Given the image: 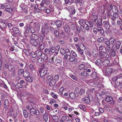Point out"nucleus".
<instances>
[{"mask_svg":"<svg viewBox=\"0 0 122 122\" xmlns=\"http://www.w3.org/2000/svg\"><path fill=\"white\" fill-rule=\"evenodd\" d=\"M92 77L94 79L98 80L99 78V77L98 76V74L95 71H93L91 75Z\"/></svg>","mask_w":122,"mask_h":122,"instance_id":"obj_9","label":"nucleus"},{"mask_svg":"<svg viewBox=\"0 0 122 122\" xmlns=\"http://www.w3.org/2000/svg\"><path fill=\"white\" fill-rule=\"evenodd\" d=\"M44 60L42 58H38L37 61V62L39 63H43L44 62Z\"/></svg>","mask_w":122,"mask_h":122,"instance_id":"obj_51","label":"nucleus"},{"mask_svg":"<svg viewBox=\"0 0 122 122\" xmlns=\"http://www.w3.org/2000/svg\"><path fill=\"white\" fill-rule=\"evenodd\" d=\"M22 85L20 83H17L15 86V87L16 88H19L22 87Z\"/></svg>","mask_w":122,"mask_h":122,"instance_id":"obj_58","label":"nucleus"},{"mask_svg":"<svg viewBox=\"0 0 122 122\" xmlns=\"http://www.w3.org/2000/svg\"><path fill=\"white\" fill-rule=\"evenodd\" d=\"M38 70L39 73V75L41 77L43 76L47 77V76L49 75V73L47 72L48 67L46 65H41L40 66Z\"/></svg>","mask_w":122,"mask_h":122,"instance_id":"obj_1","label":"nucleus"},{"mask_svg":"<svg viewBox=\"0 0 122 122\" xmlns=\"http://www.w3.org/2000/svg\"><path fill=\"white\" fill-rule=\"evenodd\" d=\"M12 30L13 31L15 32V33L17 34L19 33V30H18V29L17 28L15 27H13L12 28Z\"/></svg>","mask_w":122,"mask_h":122,"instance_id":"obj_55","label":"nucleus"},{"mask_svg":"<svg viewBox=\"0 0 122 122\" xmlns=\"http://www.w3.org/2000/svg\"><path fill=\"white\" fill-rule=\"evenodd\" d=\"M90 66V65L88 63L86 64L85 65L83 64H82L80 65L79 67V70H82L84 68H85V67H86L85 66Z\"/></svg>","mask_w":122,"mask_h":122,"instance_id":"obj_23","label":"nucleus"},{"mask_svg":"<svg viewBox=\"0 0 122 122\" xmlns=\"http://www.w3.org/2000/svg\"><path fill=\"white\" fill-rule=\"evenodd\" d=\"M59 77L58 76L56 75L54 77L53 79H54V80L56 82V81H57L59 80Z\"/></svg>","mask_w":122,"mask_h":122,"instance_id":"obj_64","label":"nucleus"},{"mask_svg":"<svg viewBox=\"0 0 122 122\" xmlns=\"http://www.w3.org/2000/svg\"><path fill=\"white\" fill-rule=\"evenodd\" d=\"M85 92L84 90L83 89H80L79 91V94L81 95H83L84 94Z\"/></svg>","mask_w":122,"mask_h":122,"instance_id":"obj_61","label":"nucleus"},{"mask_svg":"<svg viewBox=\"0 0 122 122\" xmlns=\"http://www.w3.org/2000/svg\"><path fill=\"white\" fill-rule=\"evenodd\" d=\"M30 112V113H32L36 115H38L40 113L39 110H36L34 108L31 110Z\"/></svg>","mask_w":122,"mask_h":122,"instance_id":"obj_14","label":"nucleus"},{"mask_svg":"<svg viewBox=\"0 0 122 122\" xmlns=\"http://www.w3.org/2000/svg\"><path fill=\"white\" fill-rule=\"evenodd\" d=\"M50 3V1L49 0H42L39 5L41 6H44L45 5L49 4Z\"/></svg>","mask_w":122,"mask_h":122,"instance_id":"obj_12","label":"nucleus"},{"mask_svg":"<svg viewBox=\"0 0 122 122\" xmlns=\"http://www.w3.org/2000/svg\"><path fill=\"white\" fill-rule=\"evenodd\" d=\"M99 58L102 60V61L108 59L109 57V55L106 53L101 52L99 53Z\"/></svg>","mask_w":122,"mask_h":122,"instance_id":"obj_2","label":"nucleus"},{"mask_svg":"<svg viewBox=\"0 0 122 122\" xmlns=\"http://www.w3.org/2000/svg\"><path fill=\"white\" fill-rule=\"evenodd\" d=\"M75 45L76 48H77V47H78L80 48V50H82V51H84L85 49V47L84 45L82 44H81L79 46L77 44H75Z\"/></svg>","mask_w":122,"mask_h":122,"instance_id":"obj_20","label":"nucleus"},{"mask_svg":"<svg viewBox=\"0 0 122 122\" xmlns=\"http://www.w3.org/2000/svg\"><path fill=\"white\" fill-rule=\"evenodd\" d=\"M67 115H64L62 116L60 120V122H64L67 119Z\"/></svg>","mask_w":122,"mask_h":122,"instance_id":"obj_41","label":"nucleus"},{"mask_svg":"<svg viewBox=\"0 0 122 122\" xmlns=\"http://www.w3.org/2000/svg\"><path fill=\"white\" fill-rule=\"evenodd\" d=\"M55 24L56 25L58 28L60 27L62 25L61 22L60 20L55 21Z\"/></svg>","mask_w":122,"mask_h":122,"instance_id":"obj_30","label":"nucleus"},{"mask_svg":"<svg viewBox=\"0 0 122 122\" xmlns=\"http://www.w3.org/2000/svg\"><path fill=\"white\" fill-rule=\"evenodd\" d=\"M56 82L54 79L51 80L49 82V85L50 86H52L55 84Z\"/></svg>","mask_w":122,"mask_h":122,"instance_id":"obj_47","label":"nucleus"},{"mask_svg":"<svg viewBox=\"0 0 122 122\" xmlns=\"http://www.w3.org/2000/svg\"><path fill=\"white\" fill-rule=\"evenodd\" d=\"M56 47L57 49H56V47L53 46L50 47V51L52 53H54L56 51H59L60 48V46L59 45H57L56 46Z\"/></svg>","mask_w":122,"mask_h":122,"instance_id":"obj_10","label":"nucleus"},{"mask_svg":"<svg viewBox=\"0 0 122 122\" xmlns=\"http://www.w3.org/2000/svg\"><path fill=\"white\" fill-rule=\"evenodd\" d=\"M30 42L33 46L36 47L40 44L39 41L38 40H30Z\"/></svg>","mask_w":122,"mask_h":122,"instance_id":"obj_7","label":"nucleus"},{"mask_svg":"<svg viewBox=\"0 0 122 122\" xmlns=\"http://www.w3.org/2000/svg\"><path fill=\"white\" fill-rule=\"evenodd\" d=\"M11 64L8 61H6L4 62V65L5 67L8 69Z\"/></svg>","mask_w":122,"mask_h":122,"instance_id":"obj_28","label":"nucleus"},{"mask_svg":"<svg viewBox=\"0 0 122 122\" xmlns=\"http://www.w3.org/2000/svg\"><path fill=\"white\" fill-rule=\"evenodd\" d=\"M95 64L97 66H101L103 64L102 61L100 59H98L96 61Z\"/></svg>","mask_w":122,"mask_h":122,"instance_id":"obj_19","label":"nucleus"},{"mask_svg":"<svg viewBox=\"0 0 122 122\" xmlns=\"http://www.w3.org/2000/svg\"><path fill=\"white\" fill-rule=\"evenodd\" d=\"M9 106V102L8 99H5L4 102V108L5 109H7Z\"/></svg>","mask_w":122,"mask_h":122,"instance_id":"obj_22","label":"nucleus"},{"mask_svg":"<svg viewBox=\"0 0 122 122\" xmlns=\"http://www.w3.org/2000/svg\"><path fill=\"white\" fill-rule=\"evenodd\" d=\"M65 53L66 54H67L69 56H70L71 55V53L70 52L68 49H66L65 51Z\"/></svg>","mask_w":122,"mask_h":122,"instance_id":"obj_56","label":"nucleus"},{"mask_svg":"<svg viewBox=\"0 0 122 122\" xmlns=\"http://www.w3.org/2000/svg\"><path fill=\"white\" fill-rule=\"evenodd\" d=\"M60 33V30L57 29L54 31V34L56 37H58L59 36V33Z\"/></svg>","mask_w":122,"mask_h":122,"instance_id":"obj_29","label":"nucleus"},{"mask_svg":"<svg viewBox=\"0 0 122 122\" xmlns=\"http://www.w3.org/2000/svg\"><path fill=\"white\" fill-rule=\"evenodd\" d=\"M104 42V44L106 45L107 46H110V41L107 39H105Z\"/></svg>","mask_w":122,"mask_h":122,"instance_id":"obj_40","label":"nucleus"},{"mask_svg":"<svg viewBox=\"0 0 122 122\" xmlns=\"http://www.w3.org/2000/svg\"><path fill=\"white\" fill-rule=\"evenodd\" d=\"M41 58L43 59V60L48 59V57L47 55L45 54L42 52V54L41 56Z\"/></svg>","mask_w":122,"mask_h":122,"instance_id":"obj_33","label":"nucleus"},{"mask_svg":"<svg viewBox=\"0 0 122 122\" xmlns=\"http://www.w3.org/2000/svg\"><path fill=\"white\" fill-rule=\"evenodd\" d=\"M114 46H115L116 48L117 49H119L121 45V42L119 41H117L115 45H114Z\"/></svg>","mask_w":122,"mask_h":122,"instance_id":"obj_31","label":"nucleus"},{"mask_svg":"<svg viewBox=\"0 0 122 122\" xmlns=\"http://www.w3.org/2000/svg\"><path fill=\"white\" fill-rule=\"evenodd\" d=\"M103 23L104 28L107 30L109 29L110 26L108 22L104 21H103Z\"/></svg>","mask_w":122,"mask_h":122,"instance_id":"obj_18","label":"nucleus"},{"mask_svg":"<svg viewBox=\"0 0 122 122\" xmlns=\"http://www.w3.org/2000/svg\"><path fill=\"white\" fill-rule=\"evenodd\" d=\"M23 115L25 117V118H27L28 117V114L27 112L25 110H24L23 111Z\"/></svg>","mask_w":122,"mask_h":122,"instance_id":"obj_46","label":"nucleus"},{"mask_svg":"<svg viewBox=\"0 0 122 122\" xmlns=\"http://www.w3.org/2000/svg\"><path fill=\"white\" fill-rule=\"evenodd\" d=\"M92 97L91 95L88 96V97H86L85 98L82 99L86 103H89L90 101H92Z\"/></svg>","mask_w":122,"mask_h":122,"instance_id":"obj_6","label":"nucleus"},{"mask_svg":"<svg viewBox=\"0 0 122 122\" xmlns=\"http://www.w3.org/2000/svg\"><path fill=\"white\" fill-rule=\"evenodd\" d=\"M105 100L107 102H111L113 100L112 98V97L108 96L106 97Z\"/></svg>","mask_w":122,"mask_h":122,"instance_id":"obj_35","label":"nucleus"},{"mask_svg":"<svg viewBox=\"0 0 122 122\" xmlns=\"http://www.w3.org/2000/svg\"><path fill=\"white\" fill-rule=\"evenodd\" d=\"M103 64L106 66H109L110 61L109 60L106 59L102 61Z\"/></svg>","mask_w":122,"mask_h":122,"instance_id":"obj_25","label":"nucleus"},{"mask_svg":"<svg viewBox=\"0 0 122 122\" xmlns=\"http://www.w3.org/2000/svg\"><path fill=\"white\" fill-rule=\"evenodd\" d=\"M99 49L102 52H105L106 51V49L104 47L102 46H101L99 47Z\"/></svg>","mask_w":122,"mask_h":122,"instance_id":"obj_45","label":"nucleus"},{"mask_svg":"<svg viewBox=\"0 0 122 122\" xmlns=\"http://www.w3.org/2000/svg\"><path fill=\"white\" fill-rule=\"evenodd\" d=\"M86 21H87V23L89 24V26L90 27H93L94 24L92 21H88L87 20H86Z\"/></svg>","mask_w":122,"mask_h":122,"instance_id":"obj_57","label":"nucleus"},{"mask_svg":"<svg viewBox=\"0 0 122 122\" xmlns=\"http://www.w3.org/2000/svg\"><path fill=\"white\" fill-rule=\"evenodd\" d=\"M115 40L112 37H111L109 40V41L110 42V44H114Z\"/></svg>","mask_w":122,"mask_h":122,"instance_id":"obj_54","label":"nucleus"},{"mask_svg":"<svg viewBox=\"0 0 122 122\" xmlns=\"http://www.w3.org/2000/svg\"><path fill=\"white\" fill-rule=\"evenodd\" d=\"M36 51H31L30 52V55L32 57L35 58L36 57Z\"/></svg>","mask_w":122,"mask_h":122,"instance_id":"obj_50","label":"nucleus"},{"mask_svg":"<svg viewBox=\"0 0 122 122\" xmlns=\"http://www.w3.org/2000/svg\"><path fill=\"white\" fill-rule=\"evenodd\" d=\"M68 10L71 12L70 14H74L75 12V10L74 7L72 6H70L68 7Z\"/></svg>","mask_w":122,"mask_h":122,"instance_id":"obj_21","label":"nucleus"},{"mask_svg":"<svg viewBox=\"0 0 122 122\" xmlns=\"http://www.w3.org/2000/svg\"><path fill=\"white\" fill-rule=\"evenodd\" d=\"M17 66L16 65H14L11 64L10 67L8 68V69L10 71H15L17 69Z\"/></svg>","mask_w":122,"mask_h":122,"instance_id":"obj_8","label":"nucleus"},{"mask_svg":"<svg viewBox=\"0 0 122 122\" xmlns=\"http://www.w3.org/2000/svg\"><path fill=\"white\" fill-rule=\"evenodd\" d=\"M98 31L100 32L99 33L102 36H103L105 35L104 31L103 29L101 28L98 29Z\"/></svg>","mask_w":122,"mask_h":122,"instance_id":"obj_34","label":"nucleus"},{"mask_svg":"<svg viewBox=\"0 0 122 122\" xmlns=\"http://www.w3.org/2000/svg\"><path fill=\"white\" fill-rule=\"evenodd\" d=\"M112 12L114 13H117V12H118L116 6L115 5H114L112 6Z\"/></svg>","mask_w":122,"mask_h":122,"instance_id":"obj_37","label":"nucleus"},{"mask_svg":"<svg viewBox=\"0 0 122 122\" xmlns=\"http://www.w3.org/2000/svg\"><path fill=\"white\" fill-rule=\"evenodd\" d=\"M112 69L110 67H107L105 70V74L107 76H109L112 73Z\"/></svg>","mask_w":122,"mask_h":122,"instance_id":"obj_5","label":"nucleus"},{"mask_svg":"<svg viewBox=\"0 0 122 122\" xmlns=\"http://www.w3.org/2000/svg\"><path fill=\"white\" fill-rule=\"evenodd\" d=\"M14 111L15 110H13V108H11L9 111L8 114L10 115V116L11 117L13 113L14 112Z\"/></svg>","mask_w":122,"mask_h":122,"instance_id":"obj_52","label":"nucleus"},{"mask_svg":"<svg viewBox=\"0 0 122 122\" xmlns=\"http://www.w3.org/2000/svg\"><path fill=\"white\" fill-rule=\"evenodd\" d=\"M38 37L35 34L32 33L30 36V40H38Z\"/></svg>","mask_w":122,"mask_h":122,"instance_id":"obj_17","label":"nucleus"},{"mask_svg":"<svg viewBox=\"0 0 122 122\" xmlns=\"http://www.w3.org/2000/svg\"><path fill=\"white\" fill-rule=\"evenodd\" d=\"M93 56L94 57H97L98 55V52L97 51L94 50L92 51Z\"/></svg>","mask_w":122,"mask_h":122,"instance_id":"obj_38","label":"nucleus"},{"mask_svg":"<svg viewBox=\"0 0 122 122\" xmlns=\"http://www.w3.org/2000/svg\"><path fill=\"white\" fill-rule=\"evenodd\" d=\"M115 119V120H116L117 122H122V117H117Z\"/></svg>","mask_w":122,"mask_h":122,"instance_id":"obj_44","label":"nucleus"},{"mask_svg":"<svg viewBox=\"0 0 122 122\" xmlns=\"http://www.w3.org/2000/svg\"><path fill=\"white\" fill-rule=\"evenodd\" d=\"M25 80L27 82H31L32 81L33 78L30 76H29L26 77Z\"/></svg>","mask_w":122,"mask_h":122,"instance_id":"obj_32","label":"nucleus"},{"mask_svg":"<svg viewBox=\"0 0 122 122\" xmlns=\"http://www.w3.org/2000/svg\"><path fill=\"white\" fill-rule=\"evenodd\" d=\"M122 83V75H120L117 76V81L115 82L116 86H119Z\"/></svg>","mask_w":122,"mask_h":122,"instance_id":"obj_3","label":"nucleus"},{"mask_svg":"<svg viewBox=\"0 0 122 122\" xmlns=\"http://www.w3.org/2000/svg\"><path fill=\"white\" fill-rule=\"evenodd\" d=\"M94 86L97 87H99L101 83L99 81L95 82L94 83Z\"/></svg>","mask_w":122,"mask_h":122,"instance_id":"obj_49","label":"nucleus"},{"mask_svg":"<svg viewBox=\"0 0 122 122\" xmlns=\"http://www.w3.org/2000/svg\"><path fill=\"white\" fill-rule=\"evenodd\" d=\"M7 27V24L0 21V28L3 30H4Z\"/></svg>","mask_w":122,"mask_h":122,"instance_id":"obj_16","label":"nucleus"},{"mask_svg":"<svg viewBox=\"0 0 122 122\" xmlns=\"http://www.w3.org/2000/svg\"><path fill=\"white\" fill-rule=\"evenodd\" d=\"M27 66L26 64V66H25V69L26 70V71L24 72L23 74L24 76L25 77H28V76L30 73V70L28 69L26 67Z\"/></svg>","mask_w":122,"mask_h":122,"instance_id":"obj_15","label":"nucleus"},{"mask_svg":"<svg viewBox=\"0 0 122 122\" xmlns=\"http://www.w3.org/2000/svg\"><path fill=\"white\" fill-rule=\"evenodd\" d=\"M85 70H86V71L87 72V73L90 72L91 71H93V69L92 68H91L90 69H87L86 68V67L84 68Z\"/></svg>","mask_w":122,"mask_h":122,"instance_id":"obj_62","label":"nucleus"},{"mask_svg":"<svg viewBox=\"0 0 122 122\" xmlns=\"http://www.w3.org/2000/svg\"><path fill=\"white\" fill-rule=\"evenodd\" d=\"M48 114L47 113H45L43 116V117L45 121L47 122L48 119Z\"/></svg>","mask_w":122,"mask_h":122,"instance_id":"obj_42","label":"nucleus"},{"mask_svg":"<svg viewBox=\"0 0 122 122\" xmlns=\"http://www.w3.org/2000/svg\"><path fill=\"white\" fill-rule=\"evenodd\" d=\"M109 53L110 56L114 57L116 55L114 51L112 49H111L110 51L109 52Z\"/></svg>","mask_w":122,"mask_h":122,"instance_id":"obj_39","label":"nucleus"},{"mask_svg":"<svg viewBox=\"0 0 122 122\" xmlns=\"http://www.w3.org/2000/svg\"><path fill=\"white\" fill-rule=\"evenodd\" d=\"M69 58V61L70 62H73V63L74 64L76 63L77 60L76 58H75V57L72 56H70Z\"/></svg>","mask_w":122,"mask_h":122,"instance_id":"obj_13","label":"nucleus"},{"mask_svg":"<svg viewBox=\"0 0 122 122\" xmlns=\"http://www.w3.org/2000/svg\"><path fill=\"white\" fill-rule=\"evenodd\" d=\"M36 56L39 57L41 56L42 54V51L41 50H37L36 51Z\"/></svg>","mask_w":122,"mask_h":122,"instance_id":"obj_36","label":"nucleus"},{"mask_svg":"<svg viewBox=\"0 0 122 122\" xmlns=\"http://www.w3.org/2000/svg\"><path fill=\"white\" fill-rule=\"evenodd\" d=\"M24 72V70L23 69H20L18 71V74L19 75H21Z\"/></svg>","mask_w":122,"mask_h":122,"instance_id":"obj_59","label":"nucleus"},{"mask_svg":"<svg viewBox=\"0 0 122 122\" xmlns=\"http://www.w3.org/2000/svg\"><path fill=\"white\" fill-rule=\"evenodd\" d=\"M63 29L66 32H68L70 31V27L67 24H66L64 26Z\"/></svg>","mask_w":122,"mask_h":122,"instance_id":"obj_27","label":"nucleus"},{"mask_svg":"<svg viewBox=\"0 0 122 122\" xmlns=\"http://www.w3.org/2000/svg\"><path fill=\"white\" fill-rule=\"evenodd\" d=\"M69 96L71 99H73L75 98L76 95L74 93L71 92L70 93Z\"/></svg>","mask_w":122,"mask_h":122,"instance_id":"obj_43","label":"nucleus"},{"mask_svg":"<svg viewBox=\"0 0 122 122\" xmlns=\"http://www.w3.org/2000/svg\"><path fill=\"white\" fill-rule=\"evenodd\" d=\"M18 113L19 112L18 111L15 110L11 117L14 119H15L17 118V115Z\"/></svg>","mask_w":122,"mask_h":122,"instance_id":"obj_24","label":"nucleus"},{"mask_svg":"<svg viewBox=\"0 0 122 122\" xmlns=\"http://www.w3.org/2000/svg\"><path fill=\"white\" fill-rule=\"evenodd\" d=\"M92 20L94 22H96L97 20V15H93L92 16Z\"/></svg>","mask_w":122,"mask_h":122,"instance_id":"obj_63","label":"nucleus"},{"mask_svg":"<svg viewBox=\"0 0 122 122\" xmlns=\"http://www.w3.org/2000/svg\"><path fill=\"white\" fill-rule=\"evenodd\" d=\"M81 74L82 76L86 77H88L89 76V74L87 73L86 71H84L81 72Z\"/></svg>","mask_w":122,"mask_h":122,"instance_id":"obj_26","label":"nucleus"},{"mask_svg":"<svg viewBox=\"0 0 122 122\" xmlns=\"http://www.w3.org/2000/svg\"><path fill=\"white\" fill-rule=\"evenodd\" d=\"M96 25L98 29L101 28L102 26L103 25L102 20L100 19L98 20L96 23Z\"/></svg>","mask_w":122,"mask_h":122,"instance_id":"obj_11","label":"nucleus"},{"mask_svg":"<svg viewBox=\"0 0 122 122\" xmlns=\"http://www.w3.org/2000/svg\"><path fill=\"white\" fill-rule=\"evenodd\" d=\"M48 28L45 26H43L41 29V33L43 36H44L45 34H47L48 33Z\"/></svg>","mask_w":122,"mask_h":122,"instance_id":"obj_4","label":"nucleus"},{"mask_svg":"<svg viewBox=\"0 0 122 122\" xmlns=\"http://www.w3.org/2000/svg\"><path fill=\"white\" fill-rule=\"evenodd\" d=\"M85 22L83 20H81L79 21V23L80 25L81 26H83L85 24Z\"/></svg>","mask_w":122,"mask_h":122,"instance_id":"obj_60","label":"nucleus"},{"mask_svg":"<svg viewBox=\"0 0 122 122\" xmlns=\"http://www.w3.org/2000/svg\"><path fill=\"white\" fill-rule=\"evenodd\" d=\"M52 117L53 120L55 122H57L58 121V116L56 115H54Z\"/></svg>","mask_w":122,"mask_h":122,"instance_id":"obj_53","label":"nucleus"},{"mask_svg":"<svg viewBox=\"0 0 122 122\" xmlns=\"http://www.w3.org/2000/svg\"><path fill=\"white\" fill-rule=\"evenodd\" d=\"M33 107L31 104L27 105L26 106V108L30 112L33 108Z\"/></svg>","mask_w":122,"mask_h":122,"instance_id":"obj_48","label":"nucleus"}]
</instances>
